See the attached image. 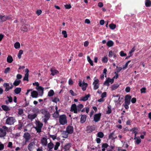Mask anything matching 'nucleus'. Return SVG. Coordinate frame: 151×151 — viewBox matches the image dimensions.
Segmentation results:
<instances>
[{
  "label": "nucleus",
  "mask_w": 151,
  "mask_h": 151,
  "mask_svg": "<svg viewBox=\"0 0 151 151\" xmlns=\"http://www.w3.org/2000/svg\"><path fill=\"white\" fill-rule=\"evenodd\" d=\"M42 113L43 114V116H42V120L44 122L46 123L50 118V113L45 109L43 110Z\"/></svg>",
  "instance_id": "obj_1"
},
{
  "label": "nucleus",
  "mask_w": 151,
  "mask_h": 151,
  "mask_svg": "<svg viewBox=\"0 0 151 151\" xmlns=\"http://www.w3.org/2000/svg\"><path fill=\"white\" fill-rule=\"evenodd\" d=\"M8 128L5 126H3L2 128H0V137H5L6 134V132L8 131Z\"/></svg>",
  "instance_id": "obj_2"
},
{
  "label": "nucleus",
  "mask_w": 151,
  "mask_h": 151,
  "mask_svg": "<svg viewBox=\"0 0 151 151\" xmlns=\"http://www.w3.org/2000/svg\"><path fill=\"white\" fill-rule=\"evenodd\" d=\"M59 122L60 124L64 125L67 124V117L65 114L61 115L59 117Z\"/></svg>",
  "instance_id": "obj_3"
},
{
  "label": "nucleus",
  "mask_w": 151,
  "mask_h": 151,
  "mask_svg": "<svg viewBox=\"0 0 151 151\" xmlns=\"http://www.w3.org/2000/svg\"><path fill=\"white\" fill-rule=\"evenodd\" d=\"M36 127H35L37 132L40 133L41 132V129L42 127L43 124L39 121H36Z\"/></svg>",
  "instance_id": "obj_4"
},
{
  "label": "nucleus",
  "mask_w": 151,
  "mask_h": 151,
  "mask_svg": "<svg viewBox=\"0 0 151 151\" xmlns=\"http://www.w3.org/2000/svg\"><path fill=\"white\" fill-rule=\"evenodd\" d=\"M3 86L5 88V91L6 92L9 91V90L12 89L13 86L12 83H5L3 84Z\"/></svg>",
  "instance_id": "obj_5"
},
{
  "label": "nucleus",
  "mask_w": 151,
  "mask_h": 151,
  "mask_svg": "<svg viewBox=\"0 0 151 151\" xmlns=\"http://www.w3.org/2000/svg\"><path fill=\"white\" fill-rule=\"evenodd\" d=\"M16 122L15 118L13 117H8L6 120V123L9 125H12Z\"/></svg>",
  "instance_id": "obj_6"
},
{
  "label": "nucleus",
  "mask_w": 151,
  "mask_h": 151,
  "mask_svg": "<svg viewBox=\"0 0 151 151\" xmlns=\"http://www.w3.org/2000/svg\"><path fill=\"white\" fill-rule=\"evenodd\" d=\"M114 81V79H111L109 78H106L105 81L104 83V85L105 86H109L110 85L109 83L112 84Z\"/></svg>",
  "instance_id": "obj_7"
},
{
  "label": "nucleus",
  "mask_w": 151,
  "mask_h": 151,
  "mask_svg": "<svg viewBox=\"0 0 151 151\" xmlns=\"http://www.w3.org/2000/svg\"><path fill=\"white\" fill-rule=\"evenodd\" d=\"M99 80L98 79H96L94 80L93 84V89L95 90L98 89L99 87Z\"/></svg>",
  "instance_id": "obj_8"
},
{
  "label": "nucleus",
  "mask_w": 151,
  "mask_h": 151,
  "mask_svg": "<svg viewBox=\"0 0 151 151\" xmlns=\"http://www.w3.org/2000/svg\"><path fill=\"white\" fill-rule=\"evenodd\" d=\"M101 115V114L100 113L95 114L93 117V121L96 122L99 121L100 120Z\"/></svg>",
  "instance_id": "obj_9"
},
{
  "label": "nucleus",
  "mask_w": 151,
  "mask_h": 151,
  "mask_svg": "<svg viewBox=\"0 0 151 151\" xmlns=\"http://www.w3.org/2000/svg\"><path fill=\"white\" fill-rule=\"evenodd\" d=\"M24 138L25 139V142H28L31 139V135L28 132L25 133L23 136Z\"/></svg>",
  "instance_id": "obj_10"
},
{
  "label": "nucleus",
  "mask_w": 151,
  "mask_h": 151,
  "mask_svg": "<svg viewBox=\"0 0 151 151\" xmlns=\"http://www.w3.org/2000/svg\"><path fill=\"white\" fill-rule=\"evenodd\" d=\"M35 142L34 141L30 143L27 146V148L29 150V151H32L33 149L35 148Z\"/></svg>",
  "instance_id": "obj_11"
},
{
  "label": "nucleus",
  "mask_w": 151,
  "mask_h": 151,
  "mask_svg": "<svg viewBox=\"0 0 151 151\" xmlns=\"http://www.w3.org/2000/svg\"><path fill=\"white\" fill-rule=\"evenodd\" d=\"M73 131V126H68L66 128V132L68 134H72Z\"/></svg>",
  "instance_id": "obj_12"
},
{
  "label": "nucleus",
  "mask_w": 151,
  "mask_h": 151,
  "mask_svg": "<svg viewBox=\"0 0 151 151\" xmlns=\"http://www.w3.org/2000/svg\"><path fill=\"white\" fill-rule=\"evenodd\" d=\"M131 98V96L127 95L125 96V103L127 104H130Z\"/></svg>",
  "instance_id": "obj_13"
},
{
  "label": "nucleus",
  "mask_w": 151,
  "mask_h": 151,
  "mask_svg": "<svg viewBox=\"0 0 151 151\" xmlns=\"http://www.w3.org/2000/svg\"><path fill=\"white\" fill-rule=\"evenodd\" d=\"M70 111H73L75 113H77L78 111L77 106L75 104H73L72 105Z\"/></svg>",
  "instance_id": "obj_14"
},
{
  "label": "nucleus",
  "mask_w": 151,
  "mask_h": 151,
  "mask_svg": "<svg viewBox=\"0 0 151 151\" xmlns=\"http://www.w3.org/2000/svg\"><path fill=\"white\" fill-rule=\"evenodd\" d=\"M79 86L80 87H82V90L84 91L86 90V88L87 86V84L85 83H83L82 84L81 83V81L80 80L79 82Z\"/></svg>",
  "instance_id": "obj_15"
},
{
  "label": "nucleus",
  "mask_w": 151,
  "mask_h": 151,
  "mask_svg": "<svg viewBox=\"0 0 151 151\" xmlns=\"http://www.w3.org/2000/svg\"><path fill=\"white\" fill-rule=\"evenodd\" d=\"M36 89L39 91V95L40 96H42L43 93L44 88L41 86H39L36 87Z\"/></svg>",
  "instance_id": "obj_16"
},
{
  "label": "nucleus",
  "mask_w": 151,
  "mask_h": 151,
  "mask_svg": "<svg viewBox=\"0 0 151 151\" xmlns=\"http://www.w3.org/2000/svg\"><path fill=\"white\" fill-rule=\"evenodd\" d=\"M37 114H29L27 116L28 118L32 121L37 117Z\"/></svg>",
  "instance_id": "obj_17"
},
{
  "label": "nucleus",
  "mask_w": 151,
  "mask_h": 151,
  "mask_svg": "<svg viewBox=\"0 0 151 151\" xmlns=\"http://www.w3.org/2000/svg\"><path fill=\"white\" fill-rule=\"evenodd\" d=\"M42 145L43 146H46L47 145V139L45 137H43L41 140Z\"/></svg>",
  "instance_id": "obj_18"
},
{
  "label": "nucleus",
  "mask_w": 151,
  "mask_h": 151,
  "mask_svg": "<svg viewBox=\"0 0 151 151\" xmlns=\"http://www.w3.org/2000/svg\"><path fill=\"white\" fill-rule=\"evenodd\" d=\"M11 18L7 16H2L0 15V19L2 22H4L7 20L10 19Z\"/></svg>",
  "instance_id": "obj_19"
},
{
  "label": "nucleus",
  "mask_w": 151,
  "mask_h": 151,
  "mask_svg": "<svg viewBox=\"0 0 151 151\" xmlns=\"http://www.w3.org/2000/svg\"><path fill=\"white\" fill-rule=\"evenodd\" d=\"M29 25L28 24L22 25L21 27V30L23 31H27L29 28Z\"/></svg>",
  "instance_id": "obj_20"
},
{
  "label": "nucleus",
  "mask_w": 151,
  "mask_h": 151,
  "mask_svg": "<svg viewBox=\"0 0 151 151\" xmlns=\"http://www.w3.org/2000/svg\"><path fill=\"white\" fill-rule=\"evenodd\" d=\"M50 71L51 72V75L53 76H54L55 75L59 73L58 71L53 68H51Z\"/></svg>",
  "instance_id": "obj_21"
},
{
  "label": "nucleus",
  "mask_w": 151,
  "mask_h": 151,
  "mask_svg": "<svg viewBox=\"0 0 151 151\" xmlns=\"http://www.w3.org/2000/svg\"><path fill=\"white\" fill-rule=\"evenodd\" d=\"M115 131L111 133L109 136V138L112 140L115 139L117 138V137L114 135Z\"/></svg>",
  "instance_id": "obj_22"
},
{
  "label": "nucleus",
  "mask_w": 151,
  "mask_h": 151,
  "mask_svg": "<svg viewBox=\"0 0 151 151\" xmlns=\"http://www.w3.org/2000/svg\"><path fill=\"white\" fill-rule=\"evenodd\" d=\"M90 96V94H88L87 95H86L82 97L81 98L80 100L84 101H86L88 100Z\"/></svg>",
  "instance_id": "obj_23"
},
{
  "label": "nucleus",
  "mask_w": 151,
  "mask_h": 151,
  "mask_svg": "<svg viewBox=\"0 0 151 151\" xmlns=\"http://www.w3.org/2000/svg\"><path fill=\"white\" fill-rule=\"evenodd\" d=\"M31 96L34 98H37L38 96V93L36 91H34L31 93Z\"/></svg>",
  "instance_id": "obj_24"
},
{
  "label": "nucleus",
  "mask_w": 151,
  "mask_h": 151,
  "mask_svg": "<svg viewBox=\"0 0 151 151\" xmlns=\"http://www.w3.org/2000/svg\"><path fill=\"white\" fill-rule=\"evenodd\" d=\"M7 98L8 100H6L5 101V103L6 104H8L9 103H11L12 102L13 99L12 97L11 96H7Z\"/></svg>",
  "instance_id": "obj_25"
},
{
  "label": "nucleus",
  "mask_w": 151,
  "mask_h": 151,
  "mask_svg": "<svg viewBox=\"0 0 151 151\" xmlns=\"http://www.w3.org/2000/svg\"><path fill=\"white\" fill-rule=\"evenodd\" d=\"M87 116L85 115H82L81 118V122L82 123H84L86 120Z\"/></svg>",
  "instance_id": "obj_26"
},
{
  "label": "nucleus",
  "mask_w": 151,
  "mask_h": 151,
  "mask_svg": "<svg viewBox=\"0 0 151 151\" xmlns=\"http://www.w3.org/2000/svg\"><path fill=\"white\" fill-rule=\"evenodd\" d=\"M134 139L135 140V143L137 145L139 144L141 142V140L140 137H134Z\"/></svg>",
  "instance_id": "obj_27"
},
{
  "label": "nucleus",
  "mask_w": 151,
  "mask_h": 151,
  "mask_svg": "<svg viewBox=\"0 0 151 151\" xmlns=\"http://www.w3.org/2000/svg\"><path fill=\"white\" fill-rule=\"evenodd\" d=\"M137 130L138 128L137 127L133 128L130 130V131L132 132L133 133H134V137L136 136L137 134Z\"/></svg>",
  "instance_id": "obj_28"
},
{
  "label": "nucleus",
  "mask_w": 151,
  "mask_h": 151,
  "mask_svg": "<svg viewBox=\"0 0 151 151\" xmlns=\"http://www.w3.org/2000/svg\"><path fill=\"white\" fill-rule=\"evenodd\" d=\"M95 128L92 126H88L87 127V131L88 133H90L95 130Z\"/></svg>",
  "instance_id": "obj_29"
},
{
  "label": "nucleus",
  "mask_w": 151,
  "mask_h": 151,
  "mask_svg": "<svg viewBox=\"0 0 151 151\" xmlns=\"http://www.w3.org/2000/svg\"><path fill=\"white\" fill-rule=\"evenodd\" d=\"M47 147L49 149V151H51V150L54 147V145L53 143L51 142H50L47 145Z\"/></svg>",
  "instance_id": "obj_30"
},
{
  "label": "nucleus",
  "mask_w": 151,
  "mask_h": 151,
  "mask_svg": "<svg viewBox=\"0 0 151 151\" xmlns=\"http://www.w3.org/2000/svg\"><path fill=\"white\" fill-rule=\"evenodd\" d=\"M113 97H114L118 98L117 99H115L114 100V101L115 102L117 103H120V102H121V101L120 100V97L118 95H117L116 96H115L114 95H113Z\"/></svg>",
  "instance_id": "obj_31"
},
{
  "label": "nucleus",
  "mask_w": 151,
  "mask_h": 151,
  "mask_svg": "<svg viewBox=\"0 0 151 151\" xmlns=\"http://www.w3.org/2000/svg\"><path fill=\"white\" fill-rule=\"evenodd\" d=\"M2 109L5 111H8L10 110V109L9 107L5 105H3L1 106Z\"/></svg>",
  "instance_id": "obj_32"
},
{
  "label": "nucleus",
  "mask_w": 151,
  "mask_h": 151,
  "mask_svg": "<svg viewBox=\"0 0 151 151\" xmlns=\"http://www.w3.org/2000/svg\"><path fill=\"white\" fill-rule=\"evenodd\" d=\"M114 44L113 42L111 40H109L107 42V46L110 47L112 46Z\"/></svg>",
  "instance_id": "obj_33"
},
{
  "label": "nucleus",
  "mask_w": 151,
  "mask_h": 151,
  "mask_svg": "<svg viewBox=\"0 0 151 151\" xmlns=\"http://www.w3.org/2000/svg\"><path fill=\"white\" fill-rule=\"evenodd\" d=\"M13 59L11 55H9L7 58V62L9 63H11L13 61Z\"/></svg>",
  "instance_id": "obj_34"
},
{
  "label": "nucleus",
  "mask_w": 151,
  "mask_h": 151,
  "mask_svg": "<svg viewBox=\"0 0 151 151\" xmlns=\"http://www.w3.org/2000/svg\"><path fill=\"white\" fill-rule=\"evenodd\" d=\"M21 82V80H18L17 79L14 81L13 84H12L13 85V86L14 85L15 86H18L20 83Z\"/></svg>",
  "instance_id": "obj_35"
},
{
  "label": "nucleus",
  "mask_w": 151,
  "mask_h": 151,
  "mask_svg": "<svg viewBox=\"0 0 151 151\" xmlns=\"http://www.w3.org/2000/svg\"><path fill=\"white\" fill-rule=\"evenodd\" d=\"M108 146V145L106 143L103 144L102 145V151H105V149L107 148Z\"/></svg>",
  "instance_id": "obj_36"
},
{
  "label": "nucleus",
  "mask_w": 151,
  "mask_h": 151,
  "mask_svg": "<svg viewBox=\"0 0 151 151\" xmlns=\"http://www.w3.org/2000/svg\"><path fill=\"white\" fill-rule=\"evenodd\" d=\"M52 101L54 102H55L57 103L59 101V99L57 97H53L52 99Z\"/></svg>",
  "instance_id": "obj_37"
},
{
  "label": "nucleus",
  "mask_w": 151,
  "mask_h": 151,
  "mask_svg": "<svg viewBox=\"0 0 151 151\" xmlns=\"http://www.w3.org/2000/svg\"><path fill=\"white\" fill-rule=\"evenodd\" d=\"M54 94V91L52 90H50L48 93V96L49 97L52 96Z\"/></svg>",
  "instance_id": "obj_38"
},
{
  "label": "nucleus",
  "mask_w": 151,
  "mask_h": 151,
  "mask_svg": "<svg viewBox=\"0 0 151 151\" xmlns=\"http://www.w3.org/2000/svg\"><path fill=\"white\" fill-rule=\"evenodd\" d=\"M119 86V85L116 84L113 85L111 87V88L112 90H115Z\"/></svg>",
  "instance_id": "obj_39"
},
{
  "label": "nucleus",
  "mask_w": 151,
  "mask_h": 151,
  "mask_svg": "<svg viewBox=\"0 0 151 151\" xmlns=\"http://www.w3.org/2000/svg\"><path fill=\"white\" fill-rule=\"evenodd\" d=\"M145 4L147 7L150 6L151 5V1L150 0H146Z\"/></svg>",
  "instance_id": "obj_40"
},
{
  "label": "nucleus",
  "mask_w": 151,
  "mask_h": 151,
  "mask_svg": "<svg viewBox=\"0 0 151 151\" xmlns=\"http://www.w3.org/2000/svg\"><path fill=\"white\" fill-rule=\"evenodd\" d=\"M21 91V89L20 88H17L14 90V92L17 94L19 93Z\"/></svg>",
  "instance_id": "obj_41"
},
{
  "label": "nucleus",
  "mask_w": 151,
  "mask_h": 151,
  "mask_svg": "<svg viewBox=\"0 0 151 151\" xmlns=\"http://www.w3.org/2000/svg\"><path fill=\"white\" fill-rule=\"evenodd\" d=\"M60 143L59 142H57L56 143L55 145L54 146V149L56 150H58V147L60 146Z\"/></svg>",
  "instance_id": "obj_42"
},
{
  "label": "nucleus",
  "mask_w": 151,
  "mask_h": 151,
  "mask_svg": "<svg viewBox=\"0 0 151 151\" xmlns=\"http://www.w3.org/2000/svg\"><path fill=\"white\" fill-rule=\"evenodd\" d=\"M20 44L18 42H17L14 44V47L16 49L19 48L20 47Z\"/></svg>",
  "instance_id": "obj_43"
},
{
  "label": "nucleus",
  "mask_w": 151,
  "mask_h": 151,
  "mask_svg": "<svg viewBox=\"0 0 151 151\" xmlns=\"http://www.w3.org/2000/svg\"><path fill=\"white\" fill-rule=\"evenodd\" d=\"M71 147V144L70 143H68L66 144L64 147V149L66 150H68Z\"/></svg>",
  "instance_id": "obj_44"
},
{
  "label": "nucleus",
  "mask_w": 151,
  "mask_h": 151,
  "mask_svg": "<svg viewBox=\"0 0 151 151\" xmlns=\"http://www.w3.org/2000/svg\"><path fill=\"white\" fill-rule=\"evenodd\" d=\"M83 105L82 104H79L77 106V108L78 111H80L81 109L83 107Z\"/></svg>",
  "instance_id": "obj_45"
},
{
  "label": "nucleus",
  "mask_w": 151,
  "mask_h": 151,
  "mask_svg": "<svg viewBox=\"0 0 151 151\" xmlns=\"http://www.w3.org/2000/svg\"><path fill=\"white\" fill-rule=\"evenodd\" d=\"M87 59L88 61V62L89 63L90 65L91 66H93V63L92 60L91 59L90 57L88 56L87 57Z\"/></svg>",
  "instance_id": "obj_46"
},
{
  "label": "nucleus",
  "mask_w": 151,
  "mask_h": 151,
  "mask_svg": "<svg viewBox=\"0 0 151 151\" xmlns=\"http://www.w3.org/2000/svg\"><path fill=\"white\" fill-rule=\"evenodd\" d=\"M97 136L100 138H102L104 136V134L102 132H99L97 134Z\"/></svg>",
  "instance_id": "obj_47"
},
{
  "label": "nucleus",
  "mask_w": 151,
  "mask_h": 151,
  "mask_svg": "<svg viewBox=\"0 0 151 151\" xmlns=\"http://www.w3.org/2000/svg\"><path fill=\"white\" fill-rule=\"evenodd\" d=\"M59 112L58 111H55L52 114L53 117L55 118H58L59 117Z\"/></svg>",
  "instance_id": "obj_48"
},
{
  "label": "nucleus",
  "mask_w": 151,
  "mask_h": 151,
  "mask_svg": "<svg viewBox=\"0 0 151 151\" xmlns=\"http://www.w3.org/2000/svg\"><path fill=\"white\" fill-rule=\"evenodd\" d=\"M109 27L111 29L113 30L116 28V25L113 24H109Z\"/></svg>",
  "instance_id": "obj_49"
},
{
  "label": "nucleus",
  "mask_w": 151,
  "mask_h": 151,
  "mask_svg": "<svg viewBox=\"0 0 151 151\" xmlns=\"http://www.w3.org/2000/svg\"><path fill=\"white\" fill-rule=\"evenodd\" d=\"M116 72H115V73H117L118 74L123 69L121 67H118L117 66L116 67Z\"/></svg>",
  "instance_id": "obj_50"
},
{
  "label": "nucleus",
  "mask_w": 151,
  "mask_h": 151,
  "mask_svg": "<svg viewBox=\"0 0 151 151\" xmlns=\"http://www.w3.org/2000/svg\"><path fill=\"white\" fill-rule=\"evenodd\" d=\"M23 51L22 50H20L19 51V52L18 55V57L19 59H20L21 57V55L23 53Z\"/></svg>",
  "instance_id": "obj_51"
},
{
  "label": "nucleus",
  "mask_w": 151,
  "mask_h": 151,
  "mask_svg": "<svg viewBox=\"0 0 151 151\" xmlns=\"http://www.w3.org/2000/svg\"><path fill=\"white\" fill-rule=\"evenodd\" d=\"M62 34L63 35V36L64 37L66 38L67 37V32L66 31H63L62 32Z\"/></svg>",
  "instance_id": "obj_52"
},
{
  "label": "nucleus",
  "mask_w": 151,
  "mask_h": 151,
  "mask_svg": "<svg viewBox=\"0 0 151 151\" xmlns=\"http://www.w3.org/2000/svg\"><path fill=\"white\" fill-rule=\"evenodd\" d=\"M28 76L29 75L25 74V76L23 79V80L28 81Z\"/></svg>",
  "instance_id": "obj_53"
},
{
  "label": "nucleus",
  "mask_w": 151,
  "mask_h": 151,
  "mask_svg": "<svg viewBox=\"0 0 151 151\" xmlns=\"http://www.w3.org/2000/svg\"><path fill=\"white\" fill-rule=\"evenodd\" d=\"M10 70V68L9 67H7L4 70V73H7L9 72Z\"/></svg>",
  "instance_id": "obj_54"
},
{
  "label": "nucleus",
  "mask_w": 151,
  "mask_h": 151,
  "mask_svg": "<svg viewBox=\"0 0 151 151\" xmlns=\"http://www.w3.org/2000/svg\"><path fill=\"white\" fill-rule=\"evenodd\" d=\"M69 92L70 94L73 96H76L77 95V94L75 93L72 90H70L69 91Z\"/></svg>",
  "instance_id": "obj_55"
},
{
  "label": "nucleus",
  "mask_w": 151,
  "mask_h": 151,
  "mask_svg": "<svg viewBox=\"0 0 151 151\" xmlns=\"http://www.w3.org/2000/svg\"><path fill=\"white\" fill-rule=\"evenodd\" d=\"M68 133H67L66 132H65L63 134V137L65 138H67L68 137Z\"/></svg>",
  "instance_id": "obj_56"
},
{
  "label": "nucleus",
  "mask_w": 151,
  "mask_h": 151,
  "mask_svg": "<svg viewBox=\"0 0 151 151\" xmlns=\"http://www.w3.org/2000/svg\"><path fill=\"white\" fill-rule=\"evenodd\" d=\"M50 138H52L53 140H55L57 138V136L55 135H52L50 134Z\"/></svg>",
  "instance_id": "obj_57"
},
{
  "label": "nucleus",
  "mask_w": 151,
  "mask_h": 151,
  "mask_svg": "<svg viewBox=\"0 0 151 151\" xmlns=\"http://www.w3.org/2000/svg\"><path fill=\"white\" fill-rule=\"evenodd\" d=\"M120 55L121 56L124 57L127 55V54L124 53L123 51H121L120 53Z\"/></svg>",
  "instance_id": "obj_58"
},
{
  "label": "nucleus",
  "mask_w": 151,
  "mask_h": 151,
  "mask_svg": "<svg viewBox=\"0 0 151 151\" xmlns=\"http://www.w3.org/2000/svg\"><path fill=\"white\" fill-rule=\"evenodd\" d=\"M108 110L106 111V114H110L111 112V108L110 107H109V106H108Z\"/></svg>",
  "instance_id": "obj_59"
},
{
  "label": "nucleus",
  "mask_w": 151,
  "mask_h": 151,
  "mask_svg": "<svg viewBox=\"0 0 151 151\" xmlns=\"http://www.w3.org/2000/svg\"><path fill=\"white\" fill-rule=\"evenodd\" d=\"M114 54V53H113L112 51L111 50L109 52L108 56L109 57L111 58L112 57Z\"/></svg>",
  "instance_id": "obj_60"
},
{
  "label": "nucleus",
  "mask_w": 151,
  "mask_h": 151,
  "mask_svg": "<svg viewBox=\"0 0 151 151\" xmlns=\"http://www.w3.org/2000/svg\"><path fill=\"white\" fill-rule=\"evenodd\" d=\"M102 61L104 63H107L108 61V59L106 57H104L102 59Z\"/></svg>",
  "instance_id": "obj_61"
},
{
  "label": "nucleus",
  "mask_w": 151,
  "mask_h": 151,
  "mask_svg": "<svg viewBox=\"0 0 151 151\" xmlns=\"http://www.w3.org/2000/svg\"><path fill=\"white\" fill-rule=\"evenodd\" d=\"M23 124L22 123H20L18 125V129L19 130H21L23 126Z\"/></svg>",
  "instance_id": "obj_62"
},
{
  "label": "nucleus",
  "mask_w": 151,
  "mask_h": 151,
  "mask_svg": "<svg viewBox=\"0 0 151 151\" xmlns=\"http://www.w3.org/2000/svg\"><path fill=\"white\" fill-rule=\"evenodd\" d=\"M4 146L3 144L0 143V151L3 150L4 149Z\"/></svg>",
  "instance_id": "obj_63"
},
{
  "label": "nucleus",
  "mask_w": 151,
  "mask_h": 151,
  "mask_svg": "<svg viewBox=\"0 0 151 151\" xmlns=\"http://www.w3.org/2000/svg\"><path fill=\"white\" fill-rule=\"evenodd\" d=\"M42 12V11L41 10H38L36 12V13L37 14L38 16L40 15Z\"/></svg>",
  "instance_id": "obj_64"
}]
</instances>
